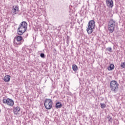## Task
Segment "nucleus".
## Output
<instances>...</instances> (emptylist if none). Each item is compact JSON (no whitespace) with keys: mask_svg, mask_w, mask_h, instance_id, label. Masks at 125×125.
<instances>
[{"mask_svg":"<svg viewBox=\"0 0 125 125\" xmlns=\"http://www.w3.org/2000/svg\"><path fill=\"white\" fill-rule=\"evenodd\" d=\"M115 69V65L114 64L111 63L110 64L109 67L107 68V70L108 71H112V70H114Z\"/></svg>","mask_w":125,"mask_h":125,"instance_id":"9b49d317","label":"nucleus"},{"mask_svg":"<svg viewBox=\"0 0 125 125\" xmlns=\"http://www.w3.org/2000/svg\"><path fill=\"white\" fill-rule=\"evenodd\" d=\"M19 10V7L17 5H15L13 6V8L12 9V13L13 15H15V14H17L18 11Z\"/></svg>","mask_w":125,"mask_h":125,"instance_id":"1a4fd4ad","label":"nucleus"},{"mask_svg":"<svg viewBox=\"0 0 125 125\" xmlns=\"http://www.w3.org/2000/svg\"><path fill=\"white\" fill-rule=\"evenodd\" d=\"M27 27H28V24L26 21L21 22L18 28V34L20 36H21L22 34L26 32Z\"/></svg>","mask_w":125,"mask_h":125,"instance_id":"f257e3e1","label":"nucleus"},{"mask_svg":"<svg viewBox=\"0 0 125 125\" xmlns=\"http://www.w3.org/2000/svg\"><path fill=\"white\" fill-rule=\"evenodd\" d=\"M110 90L112 92L116 93L119 89V83L116 81H112L110 83Z\"/></svg>","mask_w":125,"mask_h":125,"instance_id":"f03ea898","label":"nucleus"},{"mask_svg":"<svg viewBox=\"0 0 125 125\" xmlns=\"http://www.w3.org/2000/svg\"><path fill=\"white\" fill-rule=\"evenodd\" d=\"M23 41V37L21 36H18L15 38L14 40V45L17 47L19 45H21L22 44Z\"/></svg>","mask_w":125,"mask_h":125,"instance_id":"39448f33","label":"nucleus"},{"mask_svg":"<svg viewBox=\"0 0 125 125\" xmlns=\"http://www.w3.org/2000/svg\"><path fill=\"white\" fill-rule=\"evenodd\" d=\"M61 107H62V104H61L60 102L57 103L56 108L58 109L59 108H61Z\"/></svg>","mask_w":125,"mask_h":125,"instance_id":"ddd939ff","label":"nucleus"},{"mask_svg":"<svg viewBox=\"0 0 125 125\" xmlns=\"http://www.w3.org/2000/svg\"><path fill=\"white\" fill-rule=\"evenodd\" d=\"M95 27V21H94L93 20L90 21L88 23V27H87L86 29L88 35L92 34V32H93V29H94Z\"/></svg>","mask_w":125,"mask_h":125,"instance_id":"7ed1b4c3","label":"nucleus"},{"mask_svg":"<svg viewBox=\"0 0 125 125\" xmlns=\"http://www.w3.org/2000/svg\"><path fill=\"white\" fill-rule=\"evenodd\" d=\"M40 56H41V57H42V58H44V56H45L44 54L41 53L40 54Z\"/></svg>","mask_w":125,"mask_h":125,"instance_id":"6ab92c4d","label":"nucleus"},{"mask_svg":"<svg viewBox=\"0 0 125 125\" xmlns=\"http://www.w3.org/2000/svg\"><path fill=\"white\" fill-rule=\"evenodd\" d=\"M107 119H108V122H109V123H112L113 119L112 118V117H111L110 115H108L107 116Z\"/></svg>","mask_w":125,"mask_h":125,"instance_id":"4468645a","label":"nucleus"},{"mask_svg":"<svg viewBox=\"0 0 125 125\" xmlns=\"http://www.w3.org/2000/svg\"><path fill=\"white\" fill-rule=\"evenodd\" d=\"M100 105H101V108L102 109H104V108L106 107V104H105L101 103Z\"/></svg>","mask_w":125,"mask_h":125,"instance_id":"dca6fc26","label":"nucleus"},{"mask_svg":"<svg viewBox=\"0 0 125 125\" xmlns=\"http://www.w3.org/2000/svg\"><path fill=\"white\" fill-rule=\"evenodd\" d=\"M53 104V103L52 102V100H51V99H46L44 102L45 108L47 109V110H50V109L52 108Z\"/></svg>","mask_w":125,"mask_h":125,"instance_id":"423d86ee","label":"nucleus"},{"mask_svg":"<svg viewBox=\"0 0 125 125\" xmlns=\"http://www.w3.org/2000/svg\"><path fill=\"white\" fill-rule=\"evenodd\" d=\"M106 4L108 7L112 8L114 6L113 0H106Z\"/></svg>","mask_w":125,"mask_h":125,"instance_id":"9d476101","label":"nucleus"},{"mask_svg":"<svg viewBox=\"0 0 125 125\" xmlns=\"http://www.w3.org/2000/svg\"><path fill=\"white\" fill-rule=\"evenodd\" d=\"M10 76L6 75L4 77V82H9L10 81Z\"/></svg>","mask_w":125,"mask_h":125,"instance_id":"f8f14e48","label":"nucleus"},{"mask_svg":"<svg viewBox=\"0 0 125 125\" xmlns=\"http://www.w3.org/2000/svg\"><path fill=\"white\" fill-rule=\"evenodd\" d=\"M2 102L4 104H6L8 106H10V107H13V105H14V101L11 99H3Z\"/></svg>","mask_w":125,"mask_h":125,"instance_id":"0eeeda50","label":"nucleus"},{"mask_svg":"<svg viewBox=\"0 0 125 125\" xmlns=\"http://www.w3.org/2000/svg\"><path fill=\"white\" fill-rule=\"evenodd\" d=\"M21 112V108H20V106H14L13 107V112L15 114V115H19Z\"/></svg>","mask_w":125,"mask_h":125,"instance_id":"6e6552de","label":"nucleus"},{"mask_svg":"<svg viewBox=\"0 0 125 125\" xmlns=\"http://www.w3.org/2000/svg\"><path fill=\"white\" fill-rule=\"evenodd\" d=\"M121 68H125V62H122L121 64Z\"/></svg>","mask_w":125,"mask_h":125,"instance_id":"f3484780","label":"nucleus"},{"mask_svg":"<svg viewBox=\"0 0 125 125\" xmlns=\"http://www.w3.org/2000/svg\"><path fill=\"white\" fill-rule=\"evenodd\" d=\"M107 50L109 51V52H112V47H109L107 48Z\"/></svg>","mask_w":125,"mask_h":125,"instance_id":"a211bd4d","label":"nucleus"},{"mask_svg":"<svg viewBox=\"0 0 125 125\" xmlns=\"http://www.w3.org/2000/svg\"><path fill=\"white\" fill-rule=\"evenodd\" d=\"M72 69L73 71H77L78 70V66L76 64H73L72 65Z\"/></svg>","mask_w":125,"mask_h":125,"instance_id":"2eb2a0df","label":"nucleus"},{"mask_svg":"<svg viewBox=\"0 0 125 125\" xmlns=\"http://www.w3.org/2000/svg\"><path fill=\"white\" fill-rule=\"evenodd\" d=\"M0 112H1V110H0Z\"/></svg>","mask_w":125,"mask_h":125,"instance_id":"aec40b11","label":"nucleus"},{"mask_svg":"<svg viewBox=\"0 0 125 125\" xmlns=\"http://www.w3.org/2000/svg\"><path fill=\"white\" fill-rule=\"evenodd\" d=\"M115 26H116V21L115 20H110L108 25V29L110 33H113L114 32V30H115Z\"/></svg>","mask_w":125,"mask_h":125,"instance_id":"20e7f679","label":"nucleus"}]
</instances>
